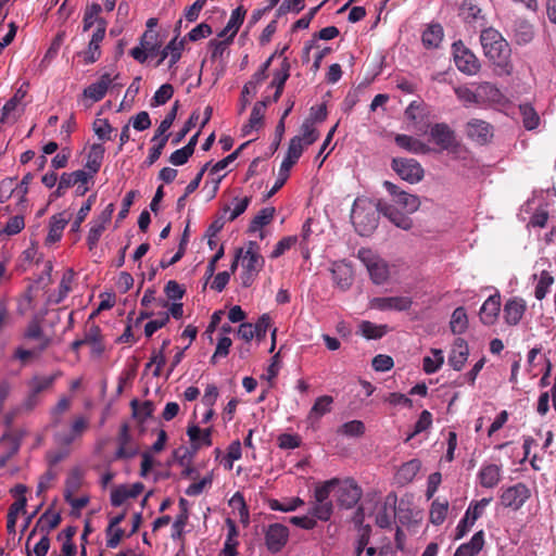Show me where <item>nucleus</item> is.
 I'll list each match as a JSON object with an SVG mask.
<instances>
[{
	"label": "nucleus",
	"mask_w": 556,
	"mask_h": 556,
	"mask_svg": "<svg viewBox=\"0 0 556 556\" xmlns=\"http://www.w3.org/2000/svg\"><path fill=\"white\" fill-rule=\"evenodd\" d=\"M26 432L21 429H8L0 438V448L13 457L21 448Z\"/></svg>",
	"instance_id": "obj_19"
},
{
	"label": "nucleus",
	"mask_w": 556,
	"mask_h": 556,
	"mask_svg": "<svg viewBox=\"0 0 556 556\" xmlns=\"http://www.w3.org/2000/svg\"><path fill=\"white\" fill-rule=\"evenodd\" d=\"M338 432L346 437H361L365 432V425L361 420H351L343 424Z\"/></svg>",
	"instance_id": "obj_58"
},
{
	"label": "nucleus",
	"mask_w": 556,
	"mask_h": 556,
	"mask_svg": "<svg viewBox=\"0 0 556 556\" xmlns=\"http://www.w3.org/2000/svg\"><path fill=\"white\" fill-rule=\"evenodd\" d=\"M247 10L240 5L231 12L230 18L227 23L228 29H232V34H230V40L237 35L240 26L242 25L245 17Z\"/></svg>",
	"instance_id": "obj_56"
},
{
	"label": "nucleus",
	"mask_w": 556,
	"mask_h": 556,
	"mask_svg": "<svg viewBox=\"0 0 556 556\" xmlns=\"http://www.w3.org/2000/svg\"><path fill=\"white\" fill-rule=\"evenodd\" d=\"M443 39V28L440 24H430L424 30L421 41L428 49L438 48Z\"/></svg>",
	"instance_id": "obj_35"
},
{
	"label": "nucleus",
	"mask_w": 556,
	"mask_h": 556,
	"mask_svg": "<svg viewBox=\"0 0 556 556\" xmlns=\"http://www.w3.org/2000/svg\"><path fill=\"white\" fill-rule=\"evenodd\" d=\"M479 104L500 103L503 94L500 89L491 83H482L476 87Z\"/></svg>",
	"instance_id": "obj_27"
},
{
	"label": "nucleus",
	"mask_w": 556,
	"mask_h": 556,
	"mask_svg": "<svg viewBox=\"0 0 556 556\" xmlns=\"http://www.w3.org/2000/svg\"><path fill=\"white\" fill-rule=\"evenodd\" d=\"M392 169L409 184L419 182L424 178V168L415 159L395 157L392 160Z\"/></svg>",
	"instance_id": "obj_6"
},
{
	"label": "nucleus",
	"mask_w": 556,
	"mask_h": 556,
	"mask_svg": "<svg viewBox=\"0 0 556 556\" xmlns=\"http://www.w3.org/2000/svg\"><path fill=\"white\" fill-rule=\"evenodd\" d=\"M94 201H96V194H91L88 197L87 201L81 205L74 223L72 224V231L79 230L81 223L86 219Z\"/></svg>",
	"instance_id": "obj_60"
},
{
	"label": "nucleus",
	"mask_w": 556,
	"mask_h": 556,
	"mask_svg": "<svg viewBox=\"0 0 556 556\" xmlns=\"http://www.w3.org/2000/svg\"><path fill=\"white\" fill-rule=\"evenodd\" d=\"M271 327L269 314H263L253 325L254 337L261 341L266 337L267 330Z\"/></svg>",
	"instance_id": "obj_63"
},
{
	"label": "nucleus",
	"mask_w": 556,
	"mask_h": 556,
	"mask_svg": "<svg viewBox=\"0 0 556 556\" xmlns=\"http://www.w3.org/2000/svg\"><path fill=\"white\" fill-rule=\"evenodd\" d=\"M448 510V502L444 500L441 502L439 498L431 503L429 518L431 523L440 526L444 522Z\"/></svg>",
	"instance_id": "obj_41"
},
{
	"label": "nucleus",
	"mask_w": 556,
	"mask_h": 556,
	"mask_svg": "<svg viewBox=\"0 0 556 556\" xmlns=\"http://www.w3.org/2000/svg\"><path fill=\"white\" fill-rule=\"evenodd\" d=\"M266 111V102H256L251 111L249 122L243 127V132L247 135L252 129H257L264 124V116Z\"/></svg>",
	"instance_id": "obj_36"
},
{
	"label": "nucleus",
	"mask_w": 556,
	"mask_h": 556,
	"mask_svg": "<svg viewBox=\"0 0 556 556\" xmlns=\"http://www.w3.org/2000/svg\"><path fill=\"white\" fill-rule=\"evenodd\" d=\"M83 473L79 468L70 471L64 488V500H68L70 495H74L81 486Z\"/></svg>",
	"instance_id": "obj_42"
},
{
	"label": "nucleus",
	"mask_w": 556,
	"mask_h": 556,
	"mask_svg": "<svg viewBox=\"0 0 556 556\" xmlns=\"http://www.w3.org/2000/svg\"><path fill=\"white\" fill-rule=\"evenodd\" d=\"M162 43L159 40V34L154 30H146L140 37L139 46L134 47L129 54L139 63L143 64L149 56L159 53Z\"/></svg>",
	"instance_id": "obj_4"
},
{
	"label": "nucleus",
	"mask_w": 556,
	"mask_h": 556,
	"mask_svg": "<svg viewBox=\"0 0 556 556\" xmlns=\"http://www.w3.org/2000/svg\"><path fill=\"white\" fill-rule=\"evenodd\" d=\"M257 249V244L255 242H250L249 248L243 256L242 266L243 269L260 271L264 264L263 257L255 250Z\"/></svg>",
	"instance_id": "obj_34"
},
{
	"label": "nucleus",
	"mask_w": 556,
	"mask_h": 556,
	"mask_svg": "<svg viewBox=\"0 0 556 556\" xmlns=\"http://www.w3.org/2000/svg\"><path fill=\"white\" fill-rule=\"evenodd\" d=\"M174 94V87L170 84L162 85L154 93L151 100V106L165 104Z\"/></svg>",
	"instance_id": "obj_57"
},
{
	"label": "nucleus",
	"mask_w": 556,
	"mask_h": 556,
	"mask_svg": "<svg viewBox=\"0 0 556 556\" xmlns=\"http://www.w3.org/2000/svg\"><path fill=\"white\" fill-rule=\"evenodd\" d=\"M299 137H302L303 144L311 146L318 139L319 132L311 121H305L301 126V135Z\"/></svg>",
	"instance_id": "obj_61"
},
{
	"label": "nucleus",
	"mask_w": 556,
	"mask_h": 556,
	"mask_svg": "<svg viewBox=\"0 0 556 556\" xmlns=\"http://www.w3.org/2000/svg\"><path fill=\"white\" fill-rule=\"evenodd\" d=\"M104 156V147L101 143H93L90 147L87 162L85 164V167L89 170L87 172L90 177L94 174H97L101 167L102 161Z\"/></svg>",
	"instance_id": "obj_29"
},
{
	"label": "nucleus",
	"mask_w": 556,
	"mask_h": 556,
	"mask_svg": "<svg viewBox=\"0 0 556 556\" xmlns=\"http://www.w3.org/2000/svg\"><path fill=\"white\" fill-rule=\"evenodd\" d=\"M25 227L24 216L15 215L11 217L5 226L2 228V231L7 236H14L20 233Z\"/></svg>",
	"instance_id": "obj_64"
},
{
	"label": "nucleus",
	"mask_w": 556,
	"mask_h": 556,
	"mask_svg": "<svg viewBox=\"0 0 556 556\" xmlns=\"http://www.w3.org/2000/svg\"><path fill=\"white\" fill-rule=\"evenodd\" d=\"M27 500L26 497L17 498L10 507L7 516V530L10 534H15V526L17 516L21 511L25 510Z\"/></svg>",
	"instance_id": "obj_40"
},
{
	"label": "nucleus",
	"mask_w": 556,
	"mask_h": 556,
	"mask_svg": "<svg viewBox=\"0 0 556 556\" xmlns=\"http://www.w3.org/2000/svg\"><path fill=\"white\" fill-rule=\"evenodd\" d=\"M421 468L419 459H410L404 463L396 472V480L401 484H407L414 480Z\"/></svg>",
	"instance_id": "obj_30"
},
{
	"label": "nucleus",
	"mask_w": 556,
	"mask_h": 556,
	"mask_svg": "<svg viewBox=\"0 0 556 556\" xmlns=\"http://www.w3.org/2000/svg\"><path fill=\"white\" fill-rule=\"evenodd\" d=\"M275 207H264L262 208L257 215L251 220L249 230L251 232H255L260 230L262 227L268 225L275 215Z\"/></svg>",
	"instance_id": "obj_44"
},
{
	"label": "nucleus",
	"mask_w": 556,
	"mask_h": 556,
	"mask_svg": "<svg viewBox=\"0 0 556 556\" xmlns=\"http://www.w3.org/2000/svg\"><path fill=\"white\" fill-rule=\"evenodd\" d=\"M288 540L289 528L282 523H271L265 530V545L270 553H279Z\"/></svg>",
	"instance_id": "obj_10"
},
{
	"label": "nucleus",
	"mask_w": 556,
	"mask_h": 556,
	"mask_svg": "<svg viewBox=\"0 0 556 556\" xmlns=\"http://www.w3.org/2000/svg\"><path fill=\"white\" fill-rule=\"evenodd\" d=\"M527 309L526 301L521 298L509 299L503 309L505 323L509 326H516L522 319Z\"/></svg>",
	"instance_id": "obj_17"
},
{
	"label": "nucleus",
	"mask_w": 556,
	"mask_h": 556,
	"mask_svg": "<svg viewBox=\"0 0 556 556\" xmlns=\"http://www.w3.org/2000/svg\"><path fill=\"white\" fill-rule=\"evenodd\" d=\"M450 328L454 334H462L468 328V316L463 306L456 307L452 313Z\"/></svg>",
	"instance_id": "obj_38"
},
{
	"label": "nucleus",
	"mask_w": 556,
	"mask_h": 556,
	"mask_svg": "<svg viewBox=\"0 0 556 556\" xmlns=\"http://www.w3.org/2000/svg\"><path fill=\"white\" fill-rule=\"evenodd\" d=\"M302 505H304V501L300 497L286 498L283 502L275 498L268 501L271 510L285 513L294 511Z\"/></svg>",
	"instance_id": "obj_43"
},
{
	"label": "nucleus",
	"mask_w": 556,
	"mask_h": 556,
	"mask_svg": "<svg viewBox=\"0 0 556 556\" xmlns=\"http://www.w3.org/2000/svg\"><path fill=\"white\" fill-rule=\"evenodd\" d=\"M501 311V296L498 294L490 295L480 308V319L484 325H493Z\"/></svg>",
	"instance_id": "obj_22"
},
{
	"label": "nucleus",
	"mask_w": 556,
	"mask_h": 556,
	"mask_svg": "<svg viewBox=\"0 0 556 556\" xmlns=\"http://www.w3.org/2000/svg\"><path fill=\"white\" fill-rule=\"evenodd\" d=\"M359 330L366 339H380L386 334L387 326H377L371 321L364 320L359 325Z\"/></svg>",
	"instance_id": "obj_49"
},
{
	"label": "nucleus",
	"mask_w": 556,
	"mask_h": 556,
	"mask_svg": "<svg viewBox=\"0 0 556 556\" xmlns=\"http://www.w3.org/2000/svg\"><path fill=\"white\" fill-rule=\"evenodd\" d=\"M277 443L282 450H294L301 446L302 439L299 434L281 433L277 438Z\"/></svg>",
	"instance_id": "obj_62"
},
{
	"label": "nucleus",
	"mask_w": 556,
	"mask_h": 556,
	"mask_svg": "<svg viewBox=\"0 0 556 556\" xmlns=\"http://www.w3.org/2000/svg\"><path fill=\"white\" fill-rule=\"evenodd\" d=\"M85 342L92 346V351L97 354H101L104 350L102 344L101 329L94 323L88 324L85 329V336L83 338Z\"/></svg>",
	"instance_id": "obj_32"
},
{
	"label": "nucleus",
	"mask_w": 556,
	"mask_h": 556,
	"mask_svg": "<svg viewBox=\"0 0 556 556\" xmlns=\"http://www.w3.org/2000/svg\"><path fill=\"white\" fill-rule=\"evenodd\" d=\"M394 141L401 149L415 154H426L430 151L429 146L408 135L399 134L395 136Z\"/></svg>",
	"instance_id": "obj_28"
},
{
	"label": "nucleus",
	"mask_w": 556,
	"mask_h": 556,
	"mask_svg": "<svg viewBox=\"0 0 556 556\" xmlns=\"http://www.w3.org/2000/svg\"><path fill=\"white\" fill-rule=\"evenodd\" d=\"M432 425V414L429 410H422L418 420L414 425V430L406 438V442L412 440L415 435L428 430Z\"/></svg>",
	"instance_id": "obj_53"
},
{
	"label": "nucleus",
	"mask_w": 556,
	"mask_h": 556,
	"mask_svg": "<svg viewBox=\"0 0 556 556\" xmlns=\"http://www.w3.org/2000/svg\"><path fill=\"white\" fill-rule=\"evenodd\" d=\"M332 278L334 283L341 289L346 290L352 285V274L346 267H337L332 269Z\"/></svg>",
	"instance_id": "obj_52"
},
{
	"label": "nucleus",
	"mask_w": 556,
	"mask_h": 556,
	"mask_svg": "<svg viewBox=\"0 0 556 556\" xmlns=\"http://www.w3.org/2000/svg\"><path fill=\"white\" fill-rule=\"evenodd\" d=\"M434 358L425 356L422 359V369L426 374L431 375L437 372L444 363V356L442 350L432 349Z\"/></svg>",
	"instance_id": "obj_45"
},
{
	"label": "nucleus",
	"mask_w": 556,
	"mask_h": 556,
	"mask_svg": "<svg viewBox=\"0 0 556 556\" xmlns=\"http://www.w3.org/2000/svg\"><path fill=\"white\" fill-rule=\"evenodd\" d=\"M413 301L408 296H386L371 300V306L380 311H407Z\"/></svg>",
	"instance_id": "obj_16"
},
{
	"label": "nucleus",
	"mask_w": 556,
	"mask_h": 556,
	"mask_svg": "<svg viewBox=\"0 0 556 556\" xmlns=\"http://www.w3.org/2000/svg\"><path fill=\"white\" fill-rule=\"evenodd\" d=\"M522 123L526 129H535L540 124V117L532 105L526 103L520 105Z\"/></svg>",
	"instance_id": "obj_47"
},
{
	"label": "nucleus",
	"mask_w": 556,
	"mask_h": 556,
	"mask_svg": "<svg viewBox=\"0 0 556 556\" xmlns=\"http://www.w3.org/2000/svg\"><path fill=\"white\" fill-rule=\"evenodd\" d=\"M553 282L554 277L547 270L541 271L540 279L534 290L535 298L540 301L543 300L546 296L548 289L551 288Z\"/></svg>",
	"instance_id": "obj_51"
},
{
	"label": "nucleus",
	"mask_w": 556,
	"mask_h": 556,
	"mask_svg": "<svg viewBox=\"0 0 556 556\" xmlns=\"http://www.w3.org/2000/svg\"><path fill=\"white\" fill-rule=\"evenodd\" d=\"M187 435L190 440V446L193 453L213 444L212 428L201 429L197 425H190L187 428Z\"/></svg>",
	"instance_id": "obj_18"
},
{
	"label": "nucleus",
	"mask_w": 556,
	"mask_h": 556,
	"mask_svg": "<svg viewBox=\"0 0 556 556\" xmlns=\"http://www.w3.org/2000/svg\"><path fill=\"white\" fill-rule=\"evenodd\" d=\"M333 511L332 502H314L311 509V515L319 520L327 521L330 519Z\"/></svg>",
	"instance_id": "obj_54"
},
{
	"label": "nucleus",
	"mask_w": 556,
	"mask_h": 556,
	"mask_svg": "<svg viewBox=\"0 0 556 556\" xmlns=\"http://www.w3.org/2000/svg\"><path fill=\"white\" fill-rule=\"evenodd\" d=\"M290 77V63L287 58H285L280 64V67L275 70L273 73V79L269 85L270 88H275V93L273 96V102H277L282 92L286 85V81Z\"/></svg>",
	"instance_id": "obj_23"
},
{
	"label": "nucleus",
	"mask_w": 556,
	"mask_h": 556,
	"mask_svg": "<svg viewBox=\"0 0 556 556\" xmlns=\"http://www.w3.org/2000/svg\"><path fill=\"white\" fill-rule=\"evenodd\" d=\"M332 403L333 399L330 395H321L317 397L308 413V419L318 420L321 418L325 414L331 410Z\"/></svg>",
	"instance_id": "obj_39"
},
{
	"label": "nucleus",
	"mask_w": 556,
	"mask_h": 556,
	"mask_svg": "<svg viewBox=\"0 0 556 556\" xmlns=\"http://www.w3.org/2000/svg\"><path fill=\"white\" fill-rule=\"evenodd\" d=\"M431 140L441 150H451L457 146L455 131L445 123H435L430 127Z\"/></svg>",
	"instance_id": "obj_12"
},
{
	"label": "nucleus",
	"mask_w": 556,
	"mask_h": 556,
	"mask_svg": "<svg viewBox=\"0 0 556 556\" xmlns=\"http://www.w3.org/2000/svg\"><path fill=\"white\" fill-rule=\"evenodd\" d=\"M383 186L392 195L394 203L405 210L406 213H413L418 210L420 201L417 195L400 190L396 185L388 180L383 182Z\"/></svg>",
	"instance_id": "obj_11"
},
{
	"label": "nucleus",
	"mask_w": 556,
	"mask_h": 556,
	"mask_svg": "<svg viewBox=\"0 0 556 556\" xmlns=\"http://www.w3.org/2000/svg\"><path fill=\"white\" fill-rule=\"evenodd\" d=\"M380 214L379 201L357 198L351 213V220L356 232L361 236H370L378 227Z\"/></svg>",
	"instance_id": "obj_2"
},
{
	"label": "nucleus",
	"mask_w": 556,
	"mask_h": 556,
	"mask_svg": "<svg viewBox=\"0 0 556 556\" xmlns=\"http://www.w3.org/2000/svg\"><path fill=\"white\" fill-rule=\"evenodd\" d=\"M491 501L492 497H484L480 501H472L469 504V507L467 508L465 515L469 517L470 525H473L476 520L483 515L484 508L491 503Z\"/></svg>",
	"instance_id": "obj_50"
},
{
	"label": "nucleus",
	"mask_w": 556,
	"mask_h": 556,
	"mask_svg": "<svg viewBox=\"0 0 556 556\" xmlns=\"http://www.w3.org/2000/svg\"><path fill=\"white\" fill-rule=\"evenodd\" d=\"M467 136L479 144H485L493 136V127L485 121L472 118L466 125Z\"/></svg>",
	"instance_id": "obj_14"
},
{
	"label": "nucleus",
	"mask_w": 556,
	"mask_h": 556,
	"mask_svg": "<svg viewBox=\"0 0 556 556\" xmlns=\"http://www.w3.org/2000/svg\"><path fill=\"white\" fill-rule=\"evenodd\" d=\"M102 12V7L99 3H92L87 5L84 12L83 18V30L88 31L92 26H99L100 21H105L100 16Z\"/></svg>",
	"instance_id": "obj_37"
},
{
	"label": "nucleus",
	"mask_w": 556,
	"mask_h": 556,
	"mask_svg": "<svg viewBox=\"0 0 556 556\" xmlns=\"http://www.w3.org/2000/svg\"><path fill=\"white\" fill-rule=\"evenodd\" d=\"M334 489L339 506L346 509L354 507L363 494L361 486L354 479H346L342 482L338 480Z\"/></svg>",
	"instance_id": "obj_7"
},
{
	"label": "nucleus",
	"mask_w": 556,
	"mask_h": 556,
	"mask_svg": "<svg viewBox=\"0 0 556 556\" xmlns=\"http://www.w3.org/2000/svg\"><path fill=\"white\" fill-rule=\"evenodd\" d=\"M380 212L396 227L408 230L413 227V220L404 213L400 212L394 205L384 201H379Z\"/></svg>",
	"instance_id": "obj_20"
},
{
	"label": "nucleus",
	"mask_w": 556,
	"mask_h": 556,
	"mask_svg": "<svg viewBox=\"0 0 556 556\" xmlns=\"http://www.w3.org/2000/svg\"><path fill=\"white\" fill-rule=\"evenodd\" d=\"M453 50L455 64L460 72L467 75H475L478 73L480 68L479 61L477 56L463 45V42H455L453 45Z\"/></svg>",
	"instance_id": "obj_9"
},
{
	"label": "nucleus",
	"mask_w": 556,
	"mask_h": 556,
	"mask_svg": "<svg viewBox=\"0 0 556 556\" xmlns=\"http://www.w3.org/2000/svg\"><path fill=\"white\" fill-rule=\"evenodd\" d=\"M484 546V532H476L471 540L457 547L453 556H477Z\"/></svg>",
	"instance_id": "obj_26"
},
{
	"label": "nucleus",
	"mask_w": 556,
	"mask_h": 556,
	"mask_svg": "<svg viewBox=\"0 0 556 556\" xmlns=\"http://www.w3.org/2000/svg\"><path fill=\"white\" fill-rule=\"evenodd\" d=\"M480 42L484 55L495 66L509 74L513 68L509 61L511 50L502 34L492 27L485 28L481 31Z\"/></svg>",
	"instance_id": "obj_1"
},
{
	"label": "nucleus",
	"mask_w": 556,
	"mask_h": 556,
	"mask_svg": "<svg viewBox=\"0 0 556 556\" xmlns=\"http://www.w3.org/2000/svg\"><path fill=\"white\" fill-rule=\"evenodd\" d=\"M530 496V489L525 483L518 482L503 490L500 500L504 507L513 510H519Z\"/></svg>",
	"instance_id": "obj_8"
},
{
	"label": "nucleus",
	"mask_w": 556,
	"mask_h": 556,
	"mask_svg": "<svg viewBox=\"0 0 556 556\" xmlns=\"http://www.w3.org/2000/svg\"><path fill=\"white\" fill-rule=\"evenodd\" d=\"M267 78V74H264L263 71L255 72L251 79L243 86L241 90V109L240 111H244L247 105L249 104V100H245V94H255L257 86L261 85Z\"/></svg>",
	"instance_id": "obj_33"
},
{
	"label": "nucleus",
	"mask_w": 556,
	"mask_h": 556,
	"mask_svg": "<svg viewBox=\"0 0 556 556\" xmlns=\"http://www.w3.org/2000/svg\"><path fill=\"white\" fill-rule=\"evenodd\" d=\"M118 78L119 74L112 77L109 73H104L98 81L86 87L83 94L85 98L90 99L91 102H99L105 97L111 84Z\"/></svg>",
	"instance_id": "obj_15"
},
{
	"label": "nucleus",
	"mask_w": 556,
	"mask_h": 556,
	"mask_svg": "<svg viewBox=\"0 0 556 556\" xmlns=\"http://www.w3.org/2000/svg\"><path fill=\"white\" fill-rule=\"evenodd\" d=\"M358 260L366 266L370 279L376 285L384 283L389 278L388 264L369 249H359Z\"/></svg>",
	"instance_id": "obj_3"
},
{
	"label": "nucleus",
	"mask_w": 556,
	"mask_h": 556,
	"mask_svg": "<svg viewBox=\"0 0 556 556\" xmlns=\"http://www.w3.org/2000/svg\"><path fill=\"white\" fill-rule=\"evenodd\" d=\"M305 144L302 143V137H293L288 147L287 155L285 156L281 163V174L283 172H289L291 167L299 161L301 157Z\"/></svg>",
	"instance_id": "obj_25"
},
{
	"label": "nucleus",
	"mask_w": 556,
	"mask_h": 556,
	"mask_svg": "<svg viewBox=\"0 0 556 556\" xmlns=\"http://www.w3.org/2000/svg\"><path fill=\"white\" fill-rule=\"evenodd\" d=\"M338 484V479H331L316 486L314 492L315 502H329V496Z\"/></svg>",
	"instance_id": "obj_55"
},
{
	"label": "nucleus",
	"mask_w": 556,
	"mask_h": 556,
	"mask_svg": "<svg viewBox=\"0 0 556 556\" xmlns=\"http://www.w3.org/2000/svg\"><path fill=\"white\" fill-rule=\"evenodd\" d=\"M34 175L27 173L24 175L20 184H15L16 178H5L0 184V202L4 203L13 194L18 197V202H26V194L28 193V186L33 181Z\"/></svg>",
	"instance_id": "obj_5"
},
{
	"label": "nucleus",
	"mask_w": 556,
	"mask_h": 556,
	"mask_svg": "<svg viewBox=\"0 0 556 556\" xmlns=\"http://www.w3.org/2000/svg\"><path fill=\"white\" fill-rule=\"evenodd\" d=\"M397 496L394 492L389 493L381 506L378 508L375 522L381 529L391 528L396 515Z\"/></svg>",
	"instance_id": "obj_13"
},
{
	"label": "nucleus",
	"mask_w": 556,
	"mask_h": 556,
	"mask_svg": "<svg viewBox=\"0 0 556 556\" xmlns=\"http://www.w3.org/2000/svg\"><path fill=\"white\" fill-rule=\"evenodd\" d=\"M55 380L54 376L34 377L29 383L31 388V395L36 396L42 391L52 387Z\"/></svg>",
	"instance_id": "obj_59"
},
{
	"label": "nucleus",
	"mask_w": 556,
	"mask_h": 556,
	"mask_svg": "<svg viewBox=\"0 0 556 556\" xmlns=\"http://www.w3.org/2000/svg\"><path fill=\"white\" fill-rule=\"evenodd\" d=\"M67 223L68 218L65 217L64 213L53 215L50 218L49 232L46 239L47 243H54L59 241Z\"/></svg>",
	"instance_id": "obj_31"
},
{
	"label": "nucleus",
	"mask_w": 556,
	"mask_h": 556,
	"mask_svg": "<svg viewBox=\"0 0 556 556\" xmlns=\"http://www.w3.org/2000/svg\"><path fill=\"white\" fill-rule=\"evenodd\" d=\"M479 482L483 488H495L502 478V468L495 464L483 465L478 473Z\"/></svg>",
	"instance_id": "obj_24"
},
{
	"label": "nucleus",
	"mask_w": 556,
	"mask_h": 556,
	"mask_svg": "<svg viewBox=\"0 0 556 556\" xmlns=\"http://www.w3.org/2000/svg\"><path fill=\"white\" fill-rule=\"evenodd\" d=\"M60 178L63 181V186H66L67 189L79 184L87 185L89 179H91L90 175L84 169H78L73 173H63Z\"/></svg>",
	"instance_id": "obj_46"
},
{
	"label": "nucleus",
	"mask_w": 556,
	"mask_h": 556,
	"mask_svg": "<svg viewBox=\"0 0 556 556\" xmlns=\"http://www.w3.org/2000/svg\"><path fill=\"white\" fill-rule=\"evenodd\" d=\"M469 355V348L465 339L456 338L451 353L448 355V364L454 370H462Z\"/></svg>",
	"instance_id": "obj_21"
},
{
	"label": "nucleus",
	"mask_w": 556,
	"mask_h": 556,
	"mask_svg": "<svg viewBox=\"0 0 556 556\" xmlns=\"http://www.w3.org/2000/svg\"><path fill=\"white\" fill-rule=\"evenodd\" d=\"M459 15L466 21H476L483 16L481 8L473 0H464L462 2Z\"/></svg>",
	"instance_id": "obj_48"
}]
</instances>
